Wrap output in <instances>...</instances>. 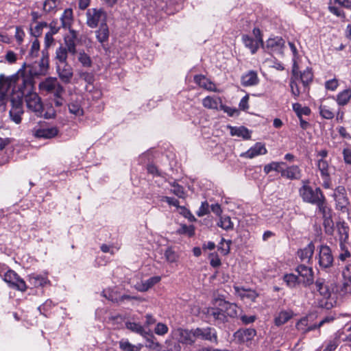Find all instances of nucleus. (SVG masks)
<instances>
[{"label":"nucleus","instance_id":"3","mask_svg":"<svg viewBox=\"0 0 351 351\" xmlns=\"http://www.w3.org/2000/svg\"><path fill=\"white\" fill-rule=\"evenodd\" d=\"M217 307L208 308L207 313L215 320L222 323L228 322V317L232 318L237 317L239 311H241L236 304L223 300H217Z\"/></svg>","mask_w":351,"mask_h":351},{"label":"nucleus","instance_id":"10","mask_svg":"<svg viewBox=\"0 0 351 351\" xmlns=\"http://www.w3.org/2000/svg\"><path fill=\"white\" fill-rule=\"evenodd\" d=\"M314 290L319 293L324 299H328L334 291V285L332 282L319 278L316 280Z\"/></svg>","mask_w":351,"mask_h":351},{"label":"nucleus","instance_id":"40","mask_svg":"<svg viewBox=\"0 0 351 351\" xmlns=\"http://www.w3.org/2000/svg\"><path fill=\"white\" fill-rule=\"evenodd\" d=\"M230 134L232 136L243 137L245 139H249L251 136L248 129L243 126L230 127Z\"/></svg>","mask_w":351,"mask_h":351},{"label":"nucleus","instance_id":"30","mask_svg":"<svg viewBox=\"0 0 351 351\" xmlns=\"http://www.w3.org/2000/svg\"><path fill=\"white\" fill-rule=\"evenodd\" d=\"M242 41L245 47L250 49L252 54H254L257 51L261 45L259 42L249 35H243Z\"/></svg>","mask_w":351,"mask_h":351},{"label":"nucleus","instance_id":"12","mask_svg":"<svg viewBox=\"0 0 351 351\" xmlns=\"http://www.w3.org/2000/svg\"><path fill=\"white\" fill-rule=\"evenodd\" d=\"M269 53L282 55L285 47V40L281 37L270 38L266 41L265 45L262 46Z\"/></svg>","mask_w":351,"mask_h":351},{"label":"nucleus","instance_id":"60","mask_svg":"<svg viewBox=\"0 0 351 351\" xmlns=\"http://www.w3.org/2000/svg\"><path fill=\"white\" fill-rule=\"evenodd\" d=\"M219 110H223L224 112L227 113L230 117L239 114V110L237 109L227 106L223 104L222 103L220 105Z\"/></svg>","mask_w":351,"mask_h":351},{"label":"nucleus","instance_id":"18","mask_svg":"<svg viewBox=\"0 0 351 351\" xmlns=\"http://www.w3.org/2000/svg\"><path fill=\"white\" fill-rule=\"evenodd\" d=\"M56 71L59 78L64 84H69L73 76V68L68 62L57 64Z\"/></svg>","mask_w":351,"mask_h":351},{"label":"nucleus","instance_id":"51","mask_svg":"<svg viewBox=\"0 0 351 351\" xmlns=\"http://www.w3.org/2000/svg\"><path fill=\"white\" fill-rule=\"evenodd\" d=\"M164 255L166 261L169 263H176L178 260V255L172 247H168L165 250Z\"/></svg>","mask_w":351,"mask_h":351},{"label":"nucleus","instance_id":"11","mask_svg":"<svg viewBox=\"0 0 351 351\" xmlns=\"http://www.w3.org/2000/svg\"><path fill=\"white\" fill-rule=\"evenodd\" d=\"M316 165L323 180V187L324 189H330L332 187V181L328 162L324 159H319Z\"/></svg>","mask_w":351,"mask_h":351},{"label":"nucleus","instance_id":"61","mask_svg":"<svg viewBox=\"0 0 351 351\" xmlns=\"http://www.w3.org/2000/svg\"><path fill=\"white\" fill-rule=\"evenodd\" d=\"M154 332L158 335H164L168 332V327L166 324L162 323H158Z\"/></svg>","mask_w":351,"mask_h":351},{"label":"nucleus","instance_id":"63","mask_svg":"<svg viewBox=\"0 0 351 351\" xmlns=\"http://www.w3.org/2000/svg\"><path fill=\"white\" fill-rule=\"evenodd\" d=\"M25 32L21 27H16L14 37L19 44H21L25 37Z\"/></svg>","mask_w":351,"mask_h":351},{"label":"nucleus","instance_id":"45","mask_svg":"<svg viewBox=\"0 0 351 351\" xmlns=\"http://www.w3.org/2000/svg\"><path fill=\"white\" fill-rule=\"evenodd\" d=\"M285 165V163L282 162H271L265 165L263 171L266 174H268L271 171H275L280 173V171H282L283 169L281 167V165Z\"/></svg>","mask_w":351,"mask_h":351},{"label":"nucleus","instance_id":"33","mask_svg":"<svg viewBox=\"0 0 351 351\" xmlns=\"http://www.w3.org/2000/svg\"><path fill=\"white\" fill-rule=\"evenodd\" d=\"M351 99V88H346L340 93H339L337 95V103L339 106H346L348 104L350 100Z\"/></svg>","mask_w":351,"mask_h":351},{"label":"nucleus","instance_id":"46","mask_svg":"<svg viewBox=\"0 0 351 351\" xmlns=\"http://www.w3.org/2000/svg\"><path fill=\"white\" fill-rule=\"evenodd\" d=\"M59 3V0H46L43 3V10L47 13L56 12Z\"/></svg>","mask_w":351,"mask_h":351},{"label":"nucleus","instance_id":"39","mask_svg":"<svg viewBox=\"0 0 351 351\" xmlns=\"http://www.w3.org/2000/svg\"><path fill=\"white\" fill-rule=\"evenodd\" d=\"M103 296L112 302L119 303L121 294L116 289H107L103 291Z\"/></svg>","mask_w":351,"mask_h":351},{"label":"nucleus","instance_id":"35","mask_svg":"<svg viewBox=\"0 0 351 351\" xmlns=\"http://www.w3.org/2000/svg\"><path fill=\"white\" fill-rule=\"evenodd\" d=\"M69 53L68 49L62 45H60L56 50L55 58L56 60V64L67 62Z\"/></svg>","mask_w":351,"mask_h":351},{"label":"nucleus","instance_id":"14","mask_svg":"<svg viewBox=\"0 0 351 351\" xmlns=\"http://www.w3.org/2000/svg\"><path fill=\"white\" fill-rule=\"evenodd\" d=\"M319 265L322 268H329L333 264V256L330 248L327 245H321L319 247Z\"/></svg>","mask_w":351,"mask_h":351},{"label":"nucleus","instance_id":"43","mask_svg":"<svg viewBox=\"0 0 351 351\" xmlns=\"http://www.w3.org/2000/svg\"><path fill=\"white\" fill-rule=\"evenodd\" d=\"M194 82L197 84L199 86L207 89V90H213V87L214 84L210 82H208V79L202 75H195L194 77Z\"/></svg>","mask_w":351,"mask_h":351},{"label":"nucleus","instance_id":"34","mask_svg":"<svg viewBox=\"0 0 351 351\" xmlns=\"http://www.w3.org/2000/svg\"><path fill=\"white\" fill-rule=\"evenodd\" d=\"M29 283L35 287H43L49 282L46 276L39 274H32L29 278Z\"/></svg>","mask_w":351,"mask_h":351},{"label":"nucleus","instance_id":"17","mask_svg":"<svg viewBox=\"0 0 351 351\" xmlns=\"http://www.w3.org/2000/svg\"><path fill=\"white\" fill-rule=\"evenodd\" d=\"M295 271L301 278V282L305 287L313 283V271L311 267L304 265H300L295 268Z\"/></svg>","mask_w":351,"mask_h":351},{"label":"nucleus","instance_id":"1","mask_svg":"<svg viewBox=\"0 0 351 351\" xmlns=\"http://www.w3.org/2000/svg\"><path fill=\"white\" fill-rule=\"evenodd\" d=\"M41 53L40 60L27 65L24 71H20L17 74L9 77H5L3 75H0V92L3 94L5 103L8 99V93L10 89L15 85V82H19L20 77H31L32 80H34V77L47 74L49 67V51L47 49H43Z\"/></svg>","mask_w":351,"mask_h":351},{"label":"nucleus","instance_id":"49","mask_svg":"<svg viewBox=\"0 0 351 351\" xmlns=\"http://www.w3.org/2000/svg\"><path fill=\"white\" fill-rule=\"evenodd\" d=\"M40 51V43L38 40L35 38V40L32 42L30 49L28 53L29 58H35L38 56Z\"/></svg>","mask_w":351,"mask_h":351},{"label":"nucleus","instance_id":"8","mask_svg":"<svg viewBox=\"0 0 351 351\" xmlns=\"http://www.w3.org/2000/svg\"><path fill=\"white\" fill-rule=\"evenodd\" d=\"M315 318V316L313 314H308L302 317L295 324L296 329L302 335L318 329Z\"/></svg>","mask_w":351,"mask_h":351},{"label":"nucleus","instance_id":"47","mask_svg":"<svg viewBox=\"0 0 351 351\" xmlns=\"http://www.w3.org/2000/svg\"><path fill=\"white\" fill-rule=\"evenodd\" d=\"M323 226L326 234L332 235L334 232V222L332 219V215L328 217H323Z\"/></svg>","mask_w":351,"mask_h":351},{"label":"nucleus","instance_id":"28","mask_svg":"<svg viewBox=\"0 0 351 351\" xmlns=\"http://www.w3.org/2000/svg\"><path fill=\"white\" fill-rule=\"evenodd\" d=\"M258 77L256 72L250 71L247 73L243 75L241 78V84L243 86H251L257 84Z\"/></svg>","mask_w":351,"mask_h":351},{"label":"nucleus","instance_id":"50","mask_svg":"<svg viewBox=\"0 0 351 351\" xmlns=\"http://www.w3.org/2000/svg\"><path fill=\"white\" fill-rule=\"evenodd\" d=\"M319 114L323 118L326 119H332L335 116L332 109L326 105H321L319 106Z\"/></svg>","mask_w":351,"mask_h":351},{"label":"nucleus","instance_id":"55","mask_svg":"<svg viewBox=\"0 0 351 351\" xmlns=\"http://www.w3.org/2000/svg\"><path fill=\"white\" fill-rule=\"evenodd\" d=\"M69 110L71 114L76 116H81L83 114V109L81 108L78 102H72L69 104Z\"/></svg>","mask_w":351,"mask_h":351},{"label":"nucleus","instance_id":"16","mask_svg":"<svg viewBox=\"0 0 351 351\" xmlns=\"http://www.w3.org/2000/svg\"><path fill=\"white\" fill-rule=\"evenodd\" d=\"M195 340L201 339L202 340L208 341L211 343H217V335L216 330L213 328H197L195 329Z\"/></svg>","mask_w":351,"mask_h":351},{"label":"nucleus","instance_id":"31","mask_svg":"<svg viewBox=\"0 0 351 351\" xmlns=\"http://www.w3.org/2000/svg\"><path fill=\"white\" fill-rule=\"evenodd\" d=\"M339 241L340 242H347L349 239V227L345 222H339L337 223Z\"/></svg>","mask_w":351,"mask_h":351},{"label":"nucleus","instance_id":"41","mask_svg":"<svg viewBox=\"0 0 351 351\" xmlns=\"http://www.w3.org/2000/svg\"><path fill=\"white\" fill-rule=\"evenodd\" d=\"M126 328L137 334H139L140 335L143 337H145L147 335V332L145 331L144 328L140 325L139 324L132 322H128L125 324Z\"/></svg>","mask_w":351,"mask_h":351},{"label":"nucleus","instance_id":"22","mask_svg":"<svg viewBox=\"0 0 351 351\" xmlns=\"http://www.w3.org/2000/svg\"><path fill=\"white\" fill-rule=\"evenodd\" d=\"M267 150L264 144L256 143L254 146L250 147L247 151L241 154V156L245 158H253L260 155H265Z\"/></svg>","mask_w":351,"mask_h":351},{"label":"nucleus","instance_id":"27","mask_svg":"<svg viewBox=\"0 0 351 351\" xmlns=\"http://www.w3.org/2000/svg\"><path fill=\"white\" fill-rule=\"evenodd\" d=\"M109 35V28L106 23H102L99 29L95 31L96 38L101 44L108 41Z\"/></svg>","mask_w":351,"mask_h":351},{"label":"nucleus","instance_id":"7","mask_svg":"<svg viewBox=\"0 0 351 351\" xmlns=\"http://www.w3.org/2000/svg\"><path fill=\"white\" fill-rule=\"evenodd\" d=\"M39 88L47 93L59 95L64 93L63 86L59 83L56 77H47L39 84Z\"/></svg>","mask_w":351,"mask_h":351},{"label":"nucleus","instance_id":"54","mask_svg":"<svg viewBox=\"0 0 351 351\" xmlns=\"http://www.w3.org/2000/svg\"><path fill=\"white\" fill-rule=\"evenodd\" d=\"M172 186L171 192L180 198L185 197V191L184 188L176 182L171 184Z\"/></svg>","mask_w":351,"mask_h":351},{"label":"nucleus","instance_id":"53","mask_svg":"<svg viewBox=\"0 0 351 351\" xmlns=\"http://www.w3.org/2000/svg\"><path fill=\"white\" fill-rule=\"evenodd\" d=\"M77 58L83 66L89 67L92 64V61L90 56L84 51H80L78 53Z\"/></svg>","mask_w":351,"mask_h":351},{"label":"nucleus","instance_id":"37","mask_svg":"<svg viewBox=\"0 0 351 351\" xmlns=\"http://www.w3.org/2000/svg\"><path fill=\"white\" fill-rule=\"evenodd\" d=\"M160 276H153L143 282L137 287V289L140 291H146L152 288L154 285L157 284L160 280Z\"/></svg>","mask_w":351,"mask_h":351},{"label":"nucleus","instance_id":"44","mask_svg":"<svg viewBox=\"0 0 351 351\" xmlns=\"http://www.w3.org/2000/svg\"><path fill=\"white\" fill-rule=\"evenodd\" d=\"M217 226L226 231L232 230L234 228V224L228 216L220 217Z\"/></svg>","mask_w":351,"mask_h":351},{"label":"nucleus","instance_id":"62","mask_svg":"<svg viewBox=\"0 0 351 351\" xmlns=\"http://www.w3.org/2000/svg\"><path fill=\"white\" fill-rule=\"evenodd\" d=\"M209 213V205L207 202L202 203L201 206L197 212V215L199 217H202L207 215Z\"/></svg>","mask_w":351,"mask_h":351},{"label":"nucleus","instance_id":"57","mask_svg":"<svg viewBox=\"0 0 351 351\" xmlns=\"http://www.w3.org/2000/svg\"><path fill=\"white\" fill-rule=\"evenodd\" d=\"M119 346L123 351H139V348L130 343L127 340H121L119 342Z\"/></svg>","mask_w":351,"mask_h":351},{"label":"nucleus","instance_id":"29","mask_svg":"<svg viewBox=\"0 0 351 351\" xmlns=\"http://www.w3.org/2000/svg\"><path fill=\"white\" fill-rule=\"evenodd\" d=\"M221 102L220 97L208 96L203 99L202 104L208 109L219 110Z\"/></svg>","mask_w":351,"mask_h":351},{"label":"nucleus","instance_id":"5","mask_svg":"<svg viewBox=\"0 0 351 351\" xmlns=\"http://www.w3.org/2000/svg\"><path fill=\"white\" fill-rule=\"evenodd\" d=\"M332 196L335 202L336 210L343 213H348L349 210L350 200L346 188L343 186H337L334 189Z\"/></svg>","mask_w":351,"mask_h":351},{"label":"nucleus","instance_id":"23","mask_svg":"<svg viewBox=\"0 0 351 351\" xmlns=\"http://www.w3.org/2000/svg\"><path fill=\"white\" fill-rule=\"evenodd\" d=\"M256 335V331L254 328L239 329L234 335L235 339L241 343L250 342Z\"/></svg>","mask_w":351,"mask_h":351},{"label":"nucleus","instance_id":"24","mask_svg":"<svg viewBox=\"0 0 351 351\" xmlns=\"http://www.w3.org/2000/svg\"><path fill=\"white\" fill-rule=\"evenodd\" d=\"M294 315L291 310H282L274 317V324L276 326H281L289 321Z\"/></svg>","mask_w":351,"mask_h":351},{"label":"nucleus","instance_id":"13","mask_svg":"<svg viewBox=\"0 0 351 351\" xmlns=\"http://www.w3.org/2000/svg\"><path fill=\"white\" fill-rule=\"evenodd\" d=\"M105 19L106 13L102 9L90 8L86 11V24L90 28H95Z\"/></svg>","mask_w":351,"mask_h":351},{"label":"nucleus","instance_id":"58","mask_svg":"<svg viewBox=\"0 0 351 351\" xmlns=\"http://www.w3.org/2000/svg\"><path fill=\"white\" fill-rule=\"evenodd\" d=\"M232 243L231 240L226 241L223 238L219 243V250H221L224 255L228 254L230 252V247Z\"/></svg>","mask_w":351,"mask_h":351},{"label":"nucleus","instance_id":"36","mask_svg":"<svg viewBox=\"0 0 351 351\" xmlns=\"http://www.w3.org/2000/svg\"><path fill=\"white\" fill-rule=\"evenodd\" d=\"M319 213L322 215V217H328L332 215V210L328 206L325 196L316 204Z\"/></svg>","mask_w":351,"mask_h":351},{"label":"nucleus","instance_id":"19","mask_svg":"<svg viewBox=\"0 0 351 351\" xmlns=\"http://www.w3.org/2000/svg\"><path fill=\"white\" fill-rule=\"evenodd\" d=\"M280 175L282 178L290 180H298L302 177V171L299 166L293 165L282 169L280 171Z\"/></svg>","mask_w":351,"mask_h":351},{"label":"nucleus","instance_id":"32","mask_svg":"<svg viewBox=\"0 0 351 351\" xmlns=\"http://www.w3.org/2000/svg\"><path fill=\"white\" fill-rule=\"evenodd\" d=\"M61 23L62 27L65 29H71V25L73 21V10L71 8L66 9L61 18Z\"/></svg>","mask_w":351,"mask_h":351},{"label":"nucleus","instance_id":"56","mask_svg":"<svg viewBox=\"0 0 351 351\" xmlns=\"http://www.w3.org/2000/svg\"><path fill=\"white\" fill-rule=\"evenodd\" d=\"M339 294L345 295L351 294V281L343 279L342 285L339 289Z\"/></svg>","mask_w":351,"mask_h":351},{"label":"nucleus","instance_id":"48","mask_svg":"<svg viewBox=\"0 0 351 351\" xmlns=\"http://www.w3.org/2000/svg\"><path fill=\"white\" fill-rule=\"evenodd\" d=\"M347 242H340L339 247L341 252L339 254V259L341 261H345L348 258H350L351 254L348 250L346 245Z\"/></svg>","mask_w":351,"mask_h":351},{"label":"nucleus","instance_id":"64","mask_svg":"<svg viewBox=\"0 0 351 351\" xmlns=\"http://www.w3.org/2000/svg\"><path fill=\"white\" fill-rule=\"evenodd\" d=\"M339 345L337 339L330 340L324 351H335Z\"/></svg>","mask_w":351,"mask_h":351},{"label":"nucleus","instance_id":"42","mask_svg":"<svg viewBox=\"0 0 351 351\" xmlns=\"http://www.w3.org/2000/svg\"><path fill=\"white\" fill-rule=\"evenodd\" d=\"M313 77V73L311 69L309 68H306L302 73H300V75H298V78H300L304 87L308 86V84L312 82Z\"/></svg>","mask_w":351,"mask_h":351},{"label":"nucleus","instance_id":"2","mask_svg":"<svg viewBox=\"0 0 351 351\" xmlns=\"http://www.w3.org/2000/svg\"><path fill=\"white\" fill-rule=\"evenodd\" d=\"M14 89V92L19 96V99H24L27 108L34 112L37 116H41L43 111V106L41 99L35 91L34 80L31 77H20L19 82L10 90Z\"/></svg>","mask_w":351,"mask_h":351},{"label":"nucleus","instance_id":"6","mask_svg":"<svg viewBox=\"0 0 351 351\" xmlns=\"http://www.w3.org/2000/svg\"><path fill=\"white\" fill-rule=\"evenodd\" d=\"M12 93L10 95V102L12 108L10 110V116L11 119L16 123L19 124L21 121V115L23 114V102L14 92V89H12Z\"/></svg>","mask_w":351,"mask_h":351},{"label":"nucleus","instance_id":"25","mask_svg":"<svg viewBox=\"0 0 351 351\" xmlns=\"http://www.w3.org/2000/svg\"><path fill=\"white\" fill-rule=\"evenodd\" d=\"M314 251L315 245L313 242H310L307 246L298 252V255L302 261L309 263L312 259Z\"/></svg>","mask_w":351,"mask_h":351},{"label":"nucleus","instance_id":"4","mask_svg":"<svg viewBox=\"0 0 351 351\" xmlns=\"http://www.w3.org/2000/svg\"><path fill=\"white\" fill-rule=\"evenodd\" d=\"M302 183V186L299 189V195L304 202L315 205L324 197L319 187L313 189L309 185L308 180H303Z\"/></svg>","mask_w":351,"mask_h":351},{"label":"nucleus","instance_id":"20","mask_svg":"<svg viewBox=\"0 0 351 351\" xmlns=\"http://www.w3.org/2000/svg\"><path fill=\"white\" fill-rule=\"evenodd\" d=\"M235 293L242 300L247 302H255L258 294L252 289H247L243 287L234 286Z\"/></svg>","mask_w":351,"mask_h":351},{"label":"nucleus","instance_id":"15","mask_svg":"<svg viewBox=\"0 0 351 351\" xmlns=\"http://www.w3.org/2000/svg\"><path fill=\"white\" fill-rule=\"evenodd\" d=\"M3 280L12 287L16 288L21 291L26 290V285L25 281L21 279L13 270H8L4 274Z\"/></svg>","mask_w":351,"mask_h":351},{"label":"nucleus","instance_id":"26","mask_svg":"<svg viewBox=\"0 0 351 351\" xmlns=\"http://www.w3.org/2000/svg\"><path fill=\"white\" fill-rule=\"evenodd\" d=\"M58 130L56 127L40 128L34 131L36 138H51L58 134Z\"/></svg>","mask_w":351,"mask_h":351},{"label":"nucleus","instance_id":"38","mask_svg":"<svg viewBox=\"0 0 351 351\" xmlns=\"http://www.w3.org/2000/svg\"><path fill=\"white\" fill-rule=\"evenodd\" d=\"M283 280L289 288H295L302 283L298 276L293 274H287L283 276Z\"/></svg>","mask_w":351,"mask_h":351},{"label":"nucleus","instance_id":"21","mask_svg":"<svg viewBox=\"0 0 351 351\" xmlns=\"http://www.w3.org/2000/svg\"><path fill=\"white\" fill-rule=\"evenodd\" d=\"M69 30V34L64 38L65 45L64 47L68 49L69 53L75 55L77 53L76 40L77 38V32L73 29Z\"/></svg>","mask_w":351,"mask_h":351},{"label":"nucleus","instance_id":"59","mask_svg":"<svg viewBox=\"0 0 351 351\" xmlns=\"http://www.w3.org/2000/svg\"><path fill=\"white\" fill-rule=\"evenodd\" d=\"M47 26V23H39L34 27L31 28V33L34 37H38L42 34L43 27Z\"/></svg>","mask_w":351,"mask_h":351},{"label":"nucleus","instance_id":"9","mask_svg":"<svg viewBox=\"0 0 351 351\" xmlns=\"http://www.w3.org/2000/svg\"><path fill=\"white\" fill-rule=\"evenodd\" d=\"M172 337L180 343L191 345L195 341V329L176 328L172 331Z\"/></svg>","mask_w":351,"mask_h":351},{"label":"nucleus","instance_id":"52","mask_svg":"<svg viewBox=\"0 0 351 351\" xmlns=\"http://www.w3.org/2000/svg\"><path fill=\"white\" fill-rule=\"evenodd\" d=\"M293 110L295 112L297 116L300 117L302 114L308 115L311 113V110L308 107H302V106L295 103L293 104Z\"/></svg>","mask_w":351,"mask_h":351}]
</instances>
